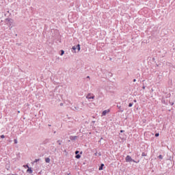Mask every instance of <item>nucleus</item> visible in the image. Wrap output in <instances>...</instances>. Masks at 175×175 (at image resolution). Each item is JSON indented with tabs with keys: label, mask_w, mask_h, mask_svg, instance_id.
I'll use <instances>...</instances> for the list:
<instances>
[{
	"label": "nucleus",
	"mask_w": 175,
	"mask_h": 175,
	"mask_svg": "<svg viewBox=\"0 0 175 175\" xmlns=\"http://www.w3.org/2000/svg\"><path fill=\"white\" fill-rule=\"evenodd\" d=\"M125 161L126 163L133 162V163H137V162L133 160L130 155H127L126 157Z\"/></svg>",
	"instance_id": "obj_1"
},
{
	"label": "nucleus",
	"mask_w": 175,
	"mask_h": 175,
	"mask_svg": "<svg viewBox=\"0 0 175 175\" xmlns=\"http://www.w3.org/2000/svg\"><path fill=\"white\" fill-rule=\"evenodd\" d=\"M110 112V110L109 109H106V110H104L102 113V116H106L107 113H109Z\"/></svg>",
	"instance_id": "obj_2"
},
{
	"label": "nucleus",
	"mask_w": 175,
	"mask_h": 175,
	"mask_svg": "<svg viewBox=\"0 0 175 175\" xmlns=\"http://www.w3.org/2000/svg\"><path fill=\"white\" fill-rule=\"evenodd\" d=\"M91 94H88V96H86V98L88 99H94V96L92 95Z\"/></svg>",
	"instance_id": "obj_3"
},
{
	"label": "nucleus",
	"mask_w": 175,
	"mask_h": 175,
	"mask_svg": "<svg viewBox=\"0 0 175 175\" xmlns=\"http://www.w3.org/2000/svg\"><path fill=\"white\" fill-rule=\"evenodd\" d=\"M27 173H29L30 174H32L33 171L31 170V167H29L27 170Z\"/></svg>",
	"instance_id": "obj_4"
},
{
	"label": "nucleus",
	"mask_w": 175,
	"mask_h": 175,
	"mask_svg": "<svg viewBox=\"0 0 175 175\" xmlns=\"http://www.w3.org/2000/svg\"><path fill=\"white\" fill-rule=\"evenodd\" d=\"M104 164H101L100 166L98 168L99 171H102L103 170Z\"/></svg>",
	"instance_id": "obj_5"
},
{
	"label": "nucleus",
	"mask_w": 175,
	"mask_h": 175,
	"mask_svg": "<svg viewBox=\"0 0 175 175\" xmlns=\"http://www.w3.org/2000/svg\"><path fill=\"white\" fill-rule=\"evenodd\" d=\"M81 157V156L80 154H77V156H75V159H79Z\"/></svg>",
	"instance_id": "obj_6"
},
{
	"label": "nucleus",
	"mask_w": 175,
	"mask_h": 175,
	"mask_svg": "<svg viewBox=\"0 0 175 175\" xmlns=\"http://www.w3.org/2000/svg\"><path fill=\"white\" fill-rule=\"evenodd\" d=\"M45 161H46V163H50V159L49 158H46Z\"/></svg>",
	"instance_id": "obj_7"
},
{
	"label": "nucleus",
	"mask_w": 175,
	"mask_h": 175,
	"mask_svg": "<svg viewBox=\"0 0 175 175\" xmlns=\"http://www.w3.org/2000/svg\"><path fill=\"white\" fill-rule=\"evenodd\" d=\"M77 49H78V51H80L81 48H80L79 44H78V45H77Z\"/></svg>",
	"instance_id": "obj_8"
},
{
	"label": "nucleus",
	"mask_w": 175,
	"mask_h": 175,
	"mask_svg": "<svg viewBox=\"0 0 175 175\" xmlns=\"http://www.w3.org/2000/svg\"><path fill=\"white\" fill-rule=\"evenodd\" d=\"M159 159H163V155L160 154V155L159 156Z\"/></svg>",
	"instance_id": "obj_9"
},
{
	"label": "nucleus",
	"mask_w": 175,
	"mask_h": 175,
	"mask_svg": "<svg viewBox=\"0 0 175 175\" xmlns=\"http://www.w3.org/2000/svg\"><path fill=\"white\" fill-rule=\"evenodd\" d=\"M133 103H129V107H133Z\"/></svg>",
	"instance_id": "obj_10"
},
{
	"label": "nucleus",
	"mask_w": 175,
	"mask_h": 175,
	"mask_svg": "<svg viewBox=\"0 0 175 175\" xmlns=\"http://www.w3.org/2000/svg\"><path fill=\"white\" fill-rule=\"evenodd\" d=\"M159 135H160L159 133H156V134H155V137H159Z\"/></svg>",
	"instance_id": "obj_11"
},
{
	"label": "nucleus",
	"mask_w": 175,
	"mask_h": 175,
	"mask_svg": "<svg viewBox=\"0 0 175 175\" xmlns=\"http://www.w3.org/2000/svg\"><path fill=\"white\" fill-rule=\"evenodd\" d=\"M40 161V159H35L34 163H38Z\"/></svg>",
	"instance_id": "obj_12"
},
{
	"label": "nucleus",
	"mask_w": 175,
	"mask_h": 175,
	"mask_svg": "<svg viewBox=\"0 0 175 175\" xmlns=\"http://www.w3.org/2000/svg\"><path fill=\"white\" fill-rule=\"evenodd\" d=\"M14 144H17V143H18L17 139H14Z\"/></svg>",
	"instance_id": "obj_13"
},
{
	"label": "nucleus",
	"mask_w": 175,
	"mask_h": 175,
	"mask_svg": "<svg viewBox=\"0 0 175 175\" xmlns=\"http://www.w3.org/2000/svg\"><path fill=\"white\" fill-rule=\"evenodd\" d=\"M24 167H25V168H29V167L28 165H24Z\"/></svg>",
	"instance_id": "obj_14"
},
{
	"label": "nucleus",
	"mask_w": 175,
	"mask_h": 175,
	"mask_svg": "<svg viewBox=\"0 0 175 175\" xmlns=\"http://www.w3.org/2000/svg\"><path fill=\"white\" fill-rule=\"evenodd\" d=\"M64 54V51H62L61 55H63Z\"/></svg>",
	"instance_id": "obj_15"
},
{
	"label": "nucleus",
	"mask_w": 175,
	"mask_h": 175,
	"mask_svg": "<svg viewBox=\"0 0 175 175\" xmlns=\"http://www.w3.org/2000/svg\"><path fill=\"white\" fill-rule=\"evenodd\" d=\"M4 137H5V136H4L3 135H2L1 136V139H4Z\"/></svg>",
	"instance_id": "obj_16"
},
{
	"label": "nucleus",
	"mask_w": 175,
	"mask_h": 175,
	"mask_svg": "<svg viewBox=\"0 0 175 175\" xmlns=\"http://www.w3.org/2000/svg\"><path fill=\"white\" fill-rule=\"evenodd\" d=\"M142 157H146L145 153H144V152H143V153H142Z\"/></svg>",
	"instance_id": "obj_17"
},
{
	"label": "nucleus",
	"mask_w": 175,
	"mask_h": 175,
	"mask_svg": "<svg viewBox=\"0 0 175 175\" xmlns=\"http://www.w3.org/2000/svg\"><path fill=\"white\" fill-rule=\"evenodd\" d=\"M72 49L75 51L77 49L76 46H73Z\"/></svg>",
	"instance_id": "obj_18"
},
{
	"label": "nucleus",
	"mask_w": 175,
	"mask_h": 175,
	"mask_svg": "<svg viewBox=\"0 0 175 175\" xmlns=\"http://www.w3.org/2000/svg\"><path fill=\"white\" fill-rule=\"evenodd\" d=\"M79 153V151H75V154H78Z\"/></svg>",
	"instance_id": "obj_19"
},
{
	"label": "nucleus",
	"mask_w": 175,
	"mask_h": 175,
	"mask_svg": "<svg viewBox=\"0 0 175 175\" xmlns=\"http://www.w3.org/2000/svg\"><path fill=\"white\" fill-rule=\"evenodd\" d=\"M123 132H124V131H123V130H121V131H120V133H122Z\"/></svg>",
	"instance_id": "obj_20"
},
{
	"label": "nucleus",
	"mask_w": 175,
	"mask_h": 175,
	"mask_svg": "<svg viewBox=\"0 0 175 175\" xmlns=\"http://www.w3.org/2000/svg\"><path fill=\"white\" fill-rule=\"evenodd\" d=\"M136 81H137L136 79H133V82H136Z\"/></svg>",
	"instance_id": "obj_21"
},
{
	"label": "nucleus",
	"mask_w": 175,
	"mask_h": 175,
	"mask_svg": "<svg viewBox=\"0 0 175 175\" xmlns=\"http://www.w3.org/2000/svg\"><path fill=\"white\" fill-rule=\"evenodd\" d=\"M142 88H143L144 90H145V89H146V87H145V86H144Z\"/></svg>",
	"instance_id": "obj_22"
},
{
	"label": "nucleus",
	"mask_w": 175,
	"mask_h": 175,
	"mask_svg": "<svg viewBox=\"0 0 175 175\" xmlns=\"http://www.w3.org/2000/svg\"><path fill=\"white\" fill-rule=\"evenodd\" d=\"M134 102H135V103H137V100H135Z\"/></svg>",
	"instance_id": "obj_23"
},
{
	"label": "nucleus",
	"mask_w": 175,
	"mask_h": 175,
	"mask_svg": "<svg viewBox=\"0 0 175 175\" xmlns=\"http://www.w3.org/2000/svg\"><path fill=\"white\" fill-rule=\"evenodd\" d=\"M12 175H16V174H12Z\"/></svg>",
	"instance_id": "obj_24"
},
{
	"label": "nucleus",
	"mask_w": 175,
	"mask_h": 175,
	"mask_svg": "<svg viewBox=\"0 0 175 175\" xmlns=\"http://www.w3.org/2000/svg\"><path fill=\"white\" fill-rule=\"evenodd\" d=\"M68 175H70V174H68Z\"/></svg>",
	"instance_id": "obj_25"
}]
</instances>
